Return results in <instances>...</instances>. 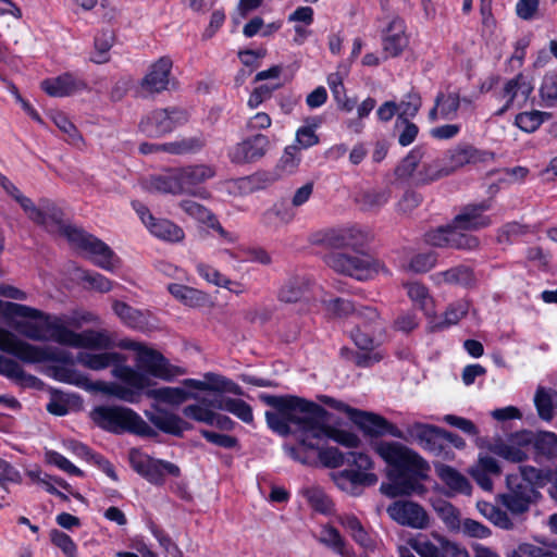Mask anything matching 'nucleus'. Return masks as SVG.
<instances>
[{"instance_id": "ea45409f", "label": "nucleus", "mask_w": 557, "mask_h": 557, "mask_svg": "<svg viewBox=\"0 0 557 557\" xmlns=\"http://www.w3.org/2000/svg\"><path fill=\"white\" fill-rule=\"evenodd\" d=\"M115 41V34L110 28H103L94 39L95 54L91 57V61L96 64H103L109 61V51L113 47Z\"/></svg>"}, {"instance_id": "c85d7f7f", "label": "nucleus", "mask_w": 557, "mask_h": 557, "mask_svg": "<svg viewBox=\"0 0 557 557\" xmlns=\"http://www.w3.org/2000/svg\"><path fill=\"white\" fill-rule=\"evenodd\" d=\"M502 469L498 461L488 455L479 457L476 465L471 469L470 474L476 484L486 492L493 490L491 475H500Z\"/></svg>"}, {"instance_id": "4d7b16f0", "label": "nucleus", "mask_w": 557, "mask_h": 557, "mask_svg": "<svg viewBox=\"0 0 557 557\" xmlns=\"http://www.w3.org/2000/svg\"><path fill=\"white\" fill-rule=\"evenodd\" d=\"M391 197L387 189H371L362 193L359 202L364 210L379 209L384 206Z\"/></svg>"}, {"instance_id": "aec40b11", "label": "nucleus", "mask_w": 557, "mask_h": 557, "mask_svg": "<svg viewBox=\"0 0 557 557\" xmlns=\"http://www.w3.org/2000/svg\"><path fill=\"white\" fill-rule=\"evenodd\" d=\"M532 83L522 74L519 73L515 77L508 79L502 91L498 94V98L505 99V103L496 112V116L504 115L510 108H512L516 100L521 99L519 107L524 104L533 92Z\"/></svg>"}, {"instance_id": "412c9836", "label": "nucleus", "mask_w": 557, "mask_h": 557, "mask_svg": "<svg viewBox=\"0 0 557 557\" xmlns=\"http://www.w3.org/2000/svg\"><path fill=\"white\" fill-rule=\"evenodd\" d=\"M40 87L50 97L63 98L88 89V84L74 73L64 72L57 77L44 79Z\"/></svg>"}, {"instance_id": "423d86ee", "label": "nucleus", "mask_w": 557, "mask_h": 557, "mask_svg": "<svg viewBox=\"0 0 557 557\" xmlns=\"http://www.w3.org/2000/svg\"><path fill=\"white\" fill-rule=\"evenodd\" d=\"M97 426L113 433H129L144 438H157L159 433L135 410L122 406H98L91 412Z\"/></svg>"}, {"instance_id": "774afa93", "label": "nucleus", "mask_w": 557, "mask_h": 557, "mask_svg": "<svg viewBox=\"0 0 557 557\" xmlns=\"http://www.w3.org/2000/svg\"><path fill=\"white\" fill-rule=\"evenodd\" d=\"M540 95L547 108L555 106L557 101V75L555 73L544 76L540 87Z\"/></svg>"}, {"instance_id": "f8f14e48", "label": "nucleus", "mask_w": 557, "mask_h": 557, "mask_svg": "<svg viewBox=\"0 0 557 557\" xmlns=\"http://www.w3.org/2000/svg\"><path fill=\"white\" fill-rule=\"evenodd\" d=\"M188 121V114L184 109L169 107L154 109L144 115L139 122V131L151 138H159L172 133L177 126Z\"/></svg>"}, {"instance_id": "bf43d9fd", "label": "nucleus", "mask_w": 557, "mask_h": 557, "mask_svg": "<svg viewBox=\"0 0 557 557\" xmlns=\"http://www.w3.org/2000/svg\"><path fill=\"white\" fill-rule=\"evenodd\" d=\"M46 461L50 465H53L66 472L70 475L83 478L85 475L84 471L72 463L65 456L55 450H47L45 453Z\"/></svg>"}, {"instance_id": "ddd939ff", "label": "nucleus", "mask_w": 557, "mask_h": 557, "mask_svg": "<svg viewBox=\"0 0 557 557\" xmlns=\"http://www.w3.org/2000/svg\"><path fill=\"white\" fill-rule=\"evenodd\" d=\"M47 327L52 331V341L60 345L88 349H107L111 345L109 336L101 332L88 330L76 333L59 322H49Z\"/></svg>"}, {"instance_id": "69168bd1", "label": "nucleus", "mask_w": 557, "mask_h": 557, "mask_svg": "<svg viewBox=\"0 0 557 557\" xmlns=\"http://www.w3.org/2000/svg\"><path fill=\"white\" fill-rule=\"evenodd\" d=\"M178 206L187 215L206 225L213 215L211 210L190 199L182 200Z\"/></svg>"}, {"instance_id": "de8ad7c7", "label": "nucleus", "mask_w": 557, "mask_h": 557, "mask_svg": "<svg viewBox=\"0 0 557 557\" xmlns=\"http://www.w3.org/2000/svg\"><path fill=\"white\" fill-rule=\"evenodd\" d=\"M307 290L306 282L300 277H290L278 292V300L286 304L299 301Z\"/></svg>"}, {"instance_id": "8fccbe9b", "label": "nucleus", "mask_w": 557, "mask_h": 557, "mask_svg": "<svg viewBox=\"0 0 557 557\" xmlns=\"http://www.w3.org/2000/svg\"><path fill=\"white\" fill-rule=\"evenodd\" d=\"M356 314L360 319L358 325H361L364 330H369L372 333H382L384 331L383 322L376 308L364 306L357 309Z\"/></svg>"}, {"instance_id": "7ed1b4c3", "label": "nucleus", "mask_w": 557, "mask_h": 557, "mask_svg": "<svg viewBox=\"0 0 557 557\" xmlns=\"http://www.w3.org/2000/svg\"><path fill=\"white\" fill-rule=\"evenodd\" d=\"M40 219L35 223L42 226L48 233L58 234L67 239L76 249L87 252L95 265L106 271H113L115 262L119 261L111 247L100 238L86 232L85 230L65 224L64 212L53 201L49 199L39 200Z\"/></svg>"}, {"instance_id": "6e6552de", "label": "nucleus", "mask_w": 557, "mask_h": 557, "mask_svg": "<svg viewBox=\"0 0 557 557\" xmlns=\"http://www.w3.org/2000/svg\"><path fill=\"white\" fill-rule=\"evenodd\" d=\"M0 350L12 355L24 363H42L44 361L70 362L71 358L61 350L40 347L20 339L12 332L0 327Z\"/></svg>"}, {"instance_id": "3c124183", "label": "nucleus", "mask_w": 557, "mask_h": 557, "mask_svg": "<svg viewBox=\"0 0 557 557\" xmlns=\"http://www.w3.org/2000/svg\"><path fill=\"white\" fill-rule=\"evenodd\" d=\"M112 309L114 313L129 327L136 329L143 322V314L139 310L133 308L128 304L120 300L113 302Z\"/></svg>"}, {"instance_id": "2f4dec72", "label": "nucleus", "mask_w": 557, "mask_h": 557, "mask_svg": "<svg viewBox=\"0 0 557 557\" xmlns=\"http://www.w3.org/2000/svg\"><path fill=\"white\" fill-rule=\"evenodd\" d=\"M435 471L441 481L451 491L465 495L471 493L472 486L469 480L455 468L441 463L435 465Z\"/></svg>"}, {"instance_id": "9b49d317", "label": "nucleus", "mask_w": 557, "mask_h": 557, "mask_svg": "<svg viewBox=\"0 0 557 557\" xmlns=\"http://www.w3.org/2000/svg\"><path fill=\"white\" fill-rule=\"evenodd\" d=\"M324 262L335 272L367 281L379 272L381 263L370 255L351 256L342 252H331L324 257Z\"/></svg>"}, {"instance_id": "9d476101", "label": "nucleus", "mask_w": 557, "mask_h": 557, "mask_svg": "<svg viewBox=\"0 0 557 557\" xmlns=\"http://www.w3.org/2000/svg\"><path fill=\"white\" fill-rule=\"evenodd\" d=\"M5 312L8 315L40 320L39 323L32 321H17L15 324V330L21 335L33 341H52V331L47 327V324L49 322L63 323V321L58 317H52L36 308L16 302H8Z\"/></svg>"}, {"instance_id": "e433bc0d", "label": "nucleus", "mask_w": 557, "mask_h": 557, "mask_svg": "<svg viewBox=\"0 0 557 557\" xmlns=\"http://www.w3.org/2000/svg\"><path fill=\"white\" fill-rule=\"evenodd\" d=\"M148 230L154 237L170 243H178L185 237L184 230L168 219L156 218Z\"/></svg>"}, {"instance_id": "c756f323", "label": "nucleus", "mask_w": 557, "mask_h": 557, "mask_svg": "<svg viewBox=\"0 0 557 557\" xmlns=\"http://www.w3.org/2000/svg\"><path fill=\"white\" fill-rule=\"evenodd\" d=\"M449 176L443 158L423 157L419 170L413 176V183L417 186L429 185L443 177Z\"/></svg>"}, {"instance_id": "09e8293b", "label": "nucleus", "mask_w": 557, "mask_h": 557, "mask_svg": "<svg viewBox=\"0 0 557 557\" xmlns=\"http://www.w3.org/2000/svg\"><path fill=\"white\" fill-rule=\"evenodd\" d=\"M63 352L71 356L69 352ZM55 362L59 363V361ZM66 364H73V359H71L70 362H60V364L51 366L49 368L50 376L58 382L79 385L82 381V374L77 370L66 367Z\"/></svg>"}, {"instance_id": "4be33fe9", "label": "nucleus", "mask_w": 557, "mask_h": 557, "mask_svg": "<svg viewBox=\"0 0 557 557\" xmlns=\"http://www.w3.org/2000/svg\"><path fill=\"white\" fill-rule=\"evenodd\" d=\"M492 208L490 200L478 203H469L461 208L460 212L453 219L455 226L465 231H478L491 225L490 216L484 215L485 211Z\"/></svg>"}, {"instance_id": "79ce46f5", "label": "nucleus", "mask_w": 557, "mask_h": 557, "mask_svg": "<svg viewBox=\"0 0 557 557\" xmlns=\"http://www.w3.org/2000/svg\"><path fill=\"white\" fill-rule=\"evenodd\" d=\"M120 360V355L117 352H100V354H91V352H79L78 361L88 369L91 370H103L109 368L110 366L116 363Z\"/></svg>"}, {"instance_id": "5701e85b", "label": "nucleus", "mask_w": 557, "mask_h": 557, "mask_svg": "<svg viewBox=\"0 0 557 557\" xmlns=\"http://www.w3.org/2000/svg\"><path fill=\"white\" fill-rule=\"evenodd\" d=\"M173 62L169 57H161L153 62L140 81V87L148 94H160L168 89Z\"/></svg>"}, {"instance_id": "680f3d73", "label": "nucleus", "mask_w": 557, "mask_h": 557, "mask_svg": "<svg viewBox=\"0 0 557 557\" xmlns=\"http://www.w3.org/2000/svg\"><path fill=\"white\" fill-rule=\"evenodd\" d=\"M529 233V226L518 222H508L498 232V242L512 244Z\"/></svg>"}, {"instance_id": "1a4fd4ad", "label": "nucleus", "mask_w": 557, "mask_h": 557, "mask_svg": "<svg viewBox=\"0 0 557 557\" xmlns=\"http://www.w3.org/2000/svg\"><path fill=\"white\" fill-rule=\"evenodd\" d=\"M369 240L370 233L358 225L323 228L309 236L312 246L327 249L351 248L356 251L364 248Z\"/></svg>"}, {"instance_id": "4c0bfd02", "label": "nucleus", "mask_w": 557, "mask_h": 557, "mask_svg": "<svg viewBox=\"0 0 557 557\" xmlns=\"http://www.w3.org/2000/svg\"><path fill=\"white\" fill-rule=\"evenodd\" d=\"M437 283L457 284L462 286H471L474 284L473 270L466 265L453 267L446 271L438 272L433 275Z\"/></svg>"}, {"instance_id": "f257e3e1", "label": "nucleus", "mask_w": 557, "mask_h": 557, "mask_svg": "<svg viewBox=\"0 0 557 557\" xmlns=\"http://www.w3.org/2000/svg\"><path fill=\"white\" fill-rule=\"evenodd\" d=\"M259 400L275 411H265L268 428L286 437L290 434L310 435L314 440L330 438L347 448H357L360 438L350 431L331 425V413L321 405L296 395L261 393Z\"/></svg>"}, {"instance_id": "052dcab7", "label": "nucleus", "mask_w": 557, "mask_h": 557, "mask_svg": "<svg viewBox=\"0 0 557 557\" xmlns=\"http://www.w3.org/2000/svg\"><path fill=\"white\" fill-rule=\"evenodd\" d=\"M461 230L454 225L453 234L450 235V246L449 248H454L457 250L472 251L475 250L480 240L476 236L462 233Z\"/></svg>"}, {"instance_id": "2eb2a0df", "label": "nucleus", "mask_w": 557, "mask_h": 557, "mask_svg": "<svg viewBox=\"0 0 557 557\" xmlns=\"http://www.w3.org/2000/svg\"><path fill=\"white\" fill-rule=\"evenodd\" d=\"M137 366L138 372L165 382H172L177 375L184 373L183 369L171 364L160 351L146 346L138 348Z\"/></svg>"}, {"instance_id": "c03bdc74", "label": "nucleus", "mask_w": 557, "mask_h": 557, "mask_svg": "<svg viewBox=\"0 0 557 557\" xmlns=\"http://www.w3.org/2000/svg\"><path fill=\"white\" fill-rule=\"evenodd\" d=\"M468 311L469 305L465 301L450 304L444 312V319L433 324L432 331H443L451 325L457 324L462 318L467 315Z\"/></svg>"}, {"instance_id": "f704fd0d", "label": "nucleus", "mask_w": 557, "mask_h": 557, "mask_svg": "<svg viewBox=\"0 0 557 557\" xmlns=\"http://www.w3.org/2000/svg\"><path fill=\"white\" fill-rule=\"evenodd\" d=\"M424 154L425 149L422 146H416L412 148L395 168L394 174L396 178L400 181L409 178L413 180V176L419 170V165L423 160Z\"/></svg>"}, {"instance_id": "f03ea898", "label": "nucleus", "mask_w": 557, "mask_h": 557, "mask_svg": "<svg viewBox=\"0 0 557 557\" xmlns=\"http://www.w3.org/2000/svg\"><path fill=\"white\" fill-rule=\"evenodd\" d=\"M377 455L391 467L389 483H382L380 490L387 497L422 496L428 488L422 481L428 479L430 466L413 449L397 442H380L374 447Z\"/></svg>"}, {"instance_id": "49530a36", "label": "nucleus", "mask_w": 557, "mask_h": 557, "mask_svg": "<svg viewBox=\"0 0 557 557\" xmlns=\"http://www.w3.org/2000/svg\"><path fill=\"white\" fill-rule=\"evenodd\" d=\"M550 116V112L537 110L521 112L516 115L515 124L524 133H533Z\"/></svg>"}, {"instance_id": "cd10ccee", "label": "nucleus", "mask_w": 557, "mask_h": 557, "mask_svg": "<svg viewBox=\"0 0 557 557\" xmlns=\"http://www.w3.org/2000/svg\"><path fill=\"white\" fill-rule=\"evenodd\" d=\"M0 375L14 381L23 388H39L42 384L40 379L25 372L17 361L2 355H0Z\"/></svg>"}, {"instance_id": "13d9d810", "label": "nucleus", "mask_w": 557, "mask_h": 557, "mask_svg": "<svg viewBox=\"0 0 557 557\" xmlns=\"http://www.w3.org/2000/svg\"><path fill=\"white\" fill-rule=\"evenodd\" d=\"M534 404L539 413V417L544 421H550L555 416V409L553 405V399L550 394L544 388L539 387L535 397Z\"/></svg>"}, {"instance_id": "6e6d98bb", "label": "nucleus", "mask_w": 557, "mask_h": 557, "mask_svg": "<svg viewBox=\"0 0 557 557\" xmlns=\"http://www.w3.org/2000/svg\"><path fill=\"white\" fill-rule=\"evenodd\" d=\"M435 100L436 104L440 106V114L443 119L451 120L456 116L460 107L459 94L449 92L448 95H444L443 92H438Z\"/></svg>"}, {"instance_id": "0eeeda50", "label": "nucleus", "mask_w": 557, "mask_h": 557, "mask_svg": "<svg viewBox=\"0 0 557 557\" xmlns=\"http://www.w3.org/2000/svg\"><path fill=\"white\" fill-rule=\"evenodd\" d=\"M541 478V471L534 467H525L521 474H508L506 478L507 493L498 496L500 504L513 516L527 512L540 496L533 480Z\"/></svg>"}, {"instance_id": "c9c22d12", "label": "nucleus", "mask_w": 557, "mask_h": 557, "mask_svg": "<svg viewBox=\"0 0 557 557\" xmlns=\"http://www.w3.org/2000/svg\"><path fill=\"white\" fill-rule=\"evenodd\" d=\"M318 541L336 555L348 557L350 554L346 540L343 537L341 532L330 523L321 527Z\"/></svg>"}, {"instance_id": "0e129e2a", "label": "nucleus", "mask_w": 557, "mask_h": 557, "mask_svg": "<svg viewBox=\"0 0 557 557\" xmlns=\"http://www.w3.org/2000/svg\"><path fill=\"white\" fill-rule=\"evenodd\" d=\"M50 540L51 543L60 548L66 557H78L77 545L69 534L58 529H53L50 532Z\"/></svg>"}, {"instance_id": "5fc2aeb1", "label": "nucleus", "mask_w": 557, "mask_h": 557, "mask_svg": "<svg viewBox=\"0 0 557 557\" xmlns=\"http://www.w3.org/2000/svg\"><path fill=\"white\" fill-rule=\"evenodd\" d=\"M422 106L421 97L418 92H408L398 103V121L413 119Z\"/></svg>"}, {"instance_id": "f3484780", "label": "nucleus", "mask_w": 557, "mask_h": 557, "mask_svg": "<svg viewBox=\"0 0 557 557\" xmlns=\"http://www.w3.org/2000/svg\"><path fill=\"white\" fill-rule=\"evenodd\" d=\"M392 520L400 525L412 529H425L429 525V515L418 503L411 500H396L387 507Z\"/></svg>"}, {"instance_id": "bb28decb", "label": "nucleus", "mask_w": 557, "mask_h": 557, "mask_svg": "<svg viewBox=\"0 0 557 557\" xmlns=\"http://www.w3.org/2000/svg\"><path fill=\"white\" fill-rule=\"evenodd\" d=\"M334 481L341 490L356 495L359 487L374 485L377 482V476L372 472L344 469L334 476Z\"/></svg>"}, {"instance_id": "473e14b6", "label": "nucleus", "mask_w": 557, "mask_h": 557, "mask_svg": "<svg viewBox=\"0 0 557 557\" xmlns=\"http://www.w3.org/2000/svg\"><path fill=\"white\" fill-rule=\"evenodd\" d=\"M183 185L184 193L193 187L212 178L215 174L214 169L207 164H195L177 169Z\"/></svg>"}, {"instance_id": "b1692460", "label": "nucleus", "mask_w": 557, "mask_h": 557, "mask_svg": "<svg viewBox=\"0 0 557 557\" xmlns=\"http://www.w3.org/2000/svg\"><path fill=\"white\" fill-rule=\"evenodd\" d=\"M268 146L269 138L263 134L248 137L231 150V161L237 164L255 162L265 154Z\"/></svg>"}, {"instance_id": "a18cd8bd", "label": "nucleus", "mask_w": 557, "mask_h": 557, "mask_svg": "<svg viewBox=\"0 0 557 557\" xmlns=\"http://www.w3.org/2000/svg\"><path fill=\"white\" fill-rule=\"evenodd\" d=\"M309 506L321 515H331L334 504L332 499L320 487H308L304 492Z\"/></svg>"}, {"instance_id": "4468645a", "label": "nucleus", "mask_w": 557, "mask_h": 557, "mask_svg": "<svg viewBox=\"0 0 557 557\" xmlns=\"http://www.w3.org/2000/svg\"><path fill=\"white\" fill-rule=\"evenodd\" d=\"M131 466L133 470L143 476L150 484L161 486L165 483V474L178 478L181 476V468L168 460L158 459L148 455L137 456L135 453H131L129 457Z\"/></svg>"}, {"instance_id": "58836bf2", "label": "nucleus", "mask_w": 557, "mask_h": 557, "mask_svg": "<svg viewBox=\"0 0 557 557\" xmlns=\"http://www.w3.org/2000/svg\"><path fill=\"white\" fill-rule=\"evenodd\" d=\"M207 145V140L202 134L184 137L174 141L164 143V148L171 154H191L201 151Z\"/></svg>"}, {"instance_id": "603ef678", "label": "nucleus", "mask_w": 557, "mask_h": 557, "mask_svg": "<svg viewBox=\"0 0 557 557\" xmlns=\"http://www.w3.org/2000/svg\"><path fill=\"white\" fill-rule=\"evenodd\" d=\"M183 414L188 419L206 423L208 425H212V419L215 418V412L210 406L202 403V398L200 399V404H191L184 407Z\"/></svg>"}, {"instance_id": "20e7f679", "label": "nucleus", "mask_w": 557, "mask_h": 557, "mask_svg": "<svg viewBox=\"0 0 557 557\" xmlns=\"http://www.w3.org/2000/svg\"><path fill=\"white\" fill-rule=\"evenodd\" d=\"M115 374L121 383H110L101 389L108 395L129 404H138L143 396L172 406H178L188 399L198 398L196 394L184 387L150 388L154 385V382L129 366L120 367L115 370Z\"/></svg>"}, {"instance_id": "a211bd4d", "label": "nucleus", "mask_w": 557, "mask_h": 557, "mask_svg": "<svg viewBox=\"0 0 557 557\" xmlns=\"http://www.w3.org/2000/svg\"><path fill=\"white\" fill-rule=\"evenodd\" d=\"M495 153L490 150H481L472 145H458L447 151L443 157L448 175L467 164L485 163L493 161Z\"/></svg>"}, {"instance_id": "39448f33", "label": "nucleus", "mask_w": 557, "mask_h": 557, "mask_svg": "<svg viewBox=\"0 0 557 557\" xmlns=\"http://www.w3.org/2000/svg\"><path fill=\"white\" fill-rule=\"evenodd\" d=\"M405 438L408 443H416L428 454L446 461L455 459L454 449H463L465 440L453 432L434 424L414 422L406 428Z\"/></svg>"}, {"instance_id": "864d4df0", "label": "nucleus", "mask_w": 557, "mask_h": 557, "mask_svg": "<svg viewBox=\"0 0 557 557\" xmlns=\"http://www.w3.org/2000/svg\"><path fill=\"white\" fill-rule=\"evenodd\" d=\"M205 381L196 379H185L183 380L182 384L184 387L191 389L211 391L220 393L223 375L208 372L205 374Z\"/></svg>"}, {"instance_id": "72a5a7b5", "label": "nucleus", "mask_w": 557, "mask_h": 557, "mask_svg": "<svg viewBox=\"0 0 557 557\" xmlns=\"http://www.w3.org/2000/svg\"><path fill=\"white\" fill-rule=\"evenodd\" d=\"M149 186L150 189L163 194L178 195L184 193L177 169L152 175L149 181Z\"/></svg>"}, {"instance_id": "6ab92c4d", "label": "nucleus", "mask_w": 557, "mask_h": 557, "mask_svg": "<svg viewBox=\"0 0 557 557\" xmlns=\"http://www.w3.org/2000/svg\"><path fill=\"white\" fill-rule=\"evenodd\" d=\"M298 444L300 447H290L289 449L290 456L297 461L306 463L307 461L301 455L306 449H310L318 450L320 461L327 468H338L347 463V453H342L337 447L322 448L317 443H313L306 437L299 438Z\"/></svg>"}, {"instance_id": "a19ab883", "label": "nucleus", "mask_w": 557, "mask_h": 557, "mask_svg": "<svg viewBox=\"0 0 557 557\" xmlns=\"http://www.w3.org/2000/svg\"><path fill=\"white\" fill-rule=\"evenodd\" d=\"M408 297L430 317L434 314V300L430 295L428 287L419 282H413L407 286Z\"/></svg>"}, {"instance_id": "a878e982", "label": "nucleus", "mask_w": 557, "mask_h": 557, "mask_svg": "<svg viewBox=\"0 0 557 557\" xmlns=\"http://www.w3.org/2000/svg\"><path fill=\"white\" fill-rule=\"evenodd\" d=\"M146 417L156 429L175 437L182 438L185 431L193 429L191 423L162 408H157L154 413L146 411Z\"/></svg>"}, {"instance_id": "7c9ffc66", "label": "nucleus", "mask_w": 557, "mask_h": 557, "mask_svg": "<svg viewBox=\"0 0 557 557\" xmlns=\"http://www.w3.org/2000/svg\"><path fill=\"white\" fill-rule=\"evenodd\" d=\"M168 290L175 299L191 308H202L210 304L207 293L187 285L171 283Z\"/></svg>"}, {"instance_id": "dca6fc26", "label": "nucleus", "mask_w": 557, "mask_h": 557, "mask_svg": "<svg viewBox=\"0 0 557 557\" xmlns=\"http://www.w3.org/2000/svg\"><path fill=\"white\" fill-rule=\"evenodd\" d=\"M368 438H380L391 435L405 438V433L394 423L381 414L358 409L351 421Z\"/></svg>"}, {"instance_id": "393cba45", "label": "nucleus", "mask_w": 557, "mask_h": 557, "mask_svg": "<svg viewBox=\"0 0 557 557\" xmlns=\"http://www.w3.org/2000/svg\"><path fill=\"white\" fill-rule=\"evenodd\" d=\"M406 24L400 17H394L382 33V48L385 58L399 57L408 46Z\"/></svg>"}, {"instance_id": "e2e57ef3", "label": "nucleus", "mask_w": 557, "mask_h": 557, "mask_svg": "<svg viewBox=\"0 0 557 557\" xmlns=\"http://www.w3.org/2000/svg\"><path fill=\"white\" fill-rule=\"evenodd\" d=\"M53 122L61 132L67 135L66 140L70 144L78 145L79 143H83L84 139L79 131L64 113H57L53 116Z\"/></svg>"}, {"instance_id": "338daca9", "label": "nucleus", "mask_w": 557, "mask_h": 557, "mask_svg": "<svg viewBox=\"0 0 557 557\" xmlns=\"http://www.w3.org/2000/svg\"><path fill=\"white\" fill-rule=\"evenodd\" d=\"M443 540H445L444 536H438V546L429 540H416L411 543V548L420 557H443Z\"/></svg>"}, {"instance_id": "37998d69", "label": "nucleus", "mask_w": 557, "mask_h": 557, "mask_svg": "<svg viewBox=\"0 0 557 557\" xmlns=\"http://www.w3.org/2000/svg\"><path fill=\"white\" fill-rule=\"evenodd\" d=\"M534 451L536 456L547 460L557 458V435L554 432L541 431L535 435Z\"/></svg>"}]
</instances>
